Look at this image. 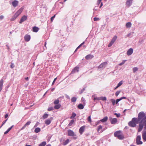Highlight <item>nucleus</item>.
I'll use <instances>...</instances> for the list:
<instances>
[{
	"label": "nucleus",
	"instance_id": "obj_1",
	"mask_svg": "<svg viewBox=\"0 0 146 146\" xmlns=\"http://www.w3.org/2000/svg\"><path fill=\"white\" fill-rule=\"evenodd\" d=\"M138 118L139 121L138 131H141L144 126H145V129H146V116L145 114L143 112H139Z\"/></svg>",
	"mask_w": 146,
	"mask_h": 146
},
{
	"label": "nucleus",
	"instance_id": "obj_2",
	"mask_svg": "<svg viewBox=\"0 0 146 146\" xmlns=\"http://www.w3.org/2000/svg\"><path fill=\"white\" fill-rule=\"evenodd\" d=\"M114 135L115 137L119 139H123L124 138L122 131L120 130L115 132L114 133Z\"/></svg>",
	"mask_w": 146,
	"mask_h": 146
},
{
	"label": "nucleus",
	"instance_id": "obj_3",
	"mask_svg": "<svg viewBox=\"0 0 146 146\" xmlns=\"http://www.w3.org/2000/svg\"><path fill=\"white\" fill-rule=\"evenodd\" d=\"M24 8L23 7L20 8L15 13L14 15L12 17L11 19V21H14L16 18L21 14L23 11Z\"/></svg>",
	"mask_w": 146,
	"mask_h": 146
},
{
	"label": "nucleus",
	"instance_id": "obj_4",
	"mask_svg": "<svg viewBox=\"0 0 146 146\" xmlns=\"http://www.w3.org/2000/svg\"><path fill=\"white\" fill-rule=\"evenodd\" d=\"M138 123H139L138 118H133L131 121L129 123L128 125L130 127H135L136 126V124Z\"/></svg>",
	"mask_w": 146,
	"mask_h": 146
},
{
	"label": "nucleus",
	"instance_id": "obj_5",
	"mask_svg": "<svg viewBox=\"0 0 146 146\" xmlns=\"http://www.w3.org/2000/svg\"><path fill=\"white\" fill-rule=\"evenodd\" d=\"M141 138L140 135L137 136L136 138V143L137 145H141L143 144V142L141 141Z\"/></svg>",
	"mask_w": 146,
	"mask_h": 146
},
{
	"label": "nucleus",
	"instance_id": "obj_6",
	"mask_svg": "<svg viewBox=\"0 0 146 146\" xmlns=\"http://www.w3.org/2000/svg\"><path fill=\"white\" fill-rule=\"evenodd\" d=\"M67 133L68 135L69 136L74 137L76 136L73 131L70 129L68 130Z\"/></svg>",
	"mask_w": 146,
	"mask_h": 146
},
{
	"label": "nucleus",
	"instance_id": "obj_7",
	"mask_svg": "<svg viewBox=\"0 0 146 146\" xmlns=\"http://www.w3.org/2000/svg\"><path fill=\"white\" fill-rule=\"evenodd\" d=\"M109 120L110 121L111 124H116L117 121V119L116 118H112L110 117L109 118Z\"/></svg>",
	"mask_w": 146,
	"mask_h": 146
},
{
	"label": "nucleus",
	"instance_id": "obj_8",
	"mask_svg": "<svg viewBox=\"0 0 146 146\" xmlns=\"http://www.w3.org/2000/svg\"><path fill=\"white\" fill-rule=\"evenodd\" d=\"M86 126L84 125L82 126L79 129V133L81 135H82L85 130Z\"/></svg>",
	"mask_w": 146,
	"mask_h": 146
},
{
	"label": "nucleus",
	"instance_id": "obj_9",
	"mask_svg": "<svg viewBox=\"0 0 146 146\" xmlns=\"http://www.w3.org/2000/svg\"><path fill=\"white\" fill-rule=\"evenodd\" d=\"M107 64V62H104L99 65L98 67V68H101L103 67H105Z\"/></svg>",
	"mask_w": 146,
	"mask_h": 146
},
{
	"label": "nucleus",
	"instance_id": "obj_10",
	"mask_svg": "<svg viewBox=\"0 0 146 146\" xmlns=\"http://www.w3.org/2000/svg\"><path fill=\"white\" fill-rule=\"evenodd\" d=\"M79 68L78 67L76 66L72 70L71 74H74L76 72H78L79 70Z\"/></svg>",
	"mask_w": 146,
	"mask_h": 146
},
{
	"label": "nucleus",
	"instance_id": "obj_11",
	"mask_svg": "<svg viewBox=\"0 0 146 146\" xmlns=\"http://www.w3.org/2000/svg\"><path fill=\"white\" fill-rule=\"evenodd\" d=\"M27 19V16L25 15H23L21 18L19 23H21L23 22L26 20Z\"/></svg>",
	"mask_w": 146,
	"mask_h": 146
},
{
	"label": "nucleus",
	"instance_id": "obj_12",
	"mask_svg": "<svg viewBox=\"0 0 146 146\" xmlns=\"http://www.w3.org/2000/svg\"><path fill=\"white\" fill-rule=\"evenodd\" d=\"M53 118L51 117L49 119H48L45 120V123L47 125H49L51 122Z\"/></svg>",
	"mask_w": 146,
	"mask_h": 146
},
{
	"label": "nucleus",
	"instance_id": "obj_13",
	"mask_svg": "<svg viewBox=\"0 0 146 146\" xmlns=\"http://www.w3.org/2000/svg\"><path fill=\"white\" fill-rule=\"evenodd\" d=\"M142 137L143 141H146V131L142 132Z\"/></svg>",
	"mask_w": 146,
	"mask_h": 146
},
{
	"label": "nucleus",
	"instance_id": "obj_14",
	"mask_svg": "<svg viewBox=\"0 0 146 146\" xmlns=\"http://www.w3.org/2000/svg\"><path fill=\"white\" fill-rule=\"evenodd\" d=\"M133 50L132 48H130L129 49L127 52V54L128 56L131 55L133 53Z\"/></svg>",
	"mask_w": 146,
	"mask_h": 146
},
{
	"label": "nucleus",
	"instance_id": "obj_15",
	"mask_svg": "<svg viewBox=\"0 0 146 146\" xmlns=\"http://www.w3.org/2000/svg\"><path fill=\"white\" fill-rule=\"evenodd\" d=\"M25 40L27 41H29L31 37L29 35H26L24 37Z\"/></svg>",
	"mask_w": 146,
	"mask_h": 146
},
{
	"label": "nucleus",
	"instance_id": "obj_16",
	"mask_svg": "<svg viewBox=\"0 0 146 146\" xmlns=\"http://www.w3.org/2000/svg\"><path fill=\"white\" fill-rule=\"evenodd\" d=\"M132 0H127L126 3V5L127 6L129 7L132 4Z\"/></svg>",
	"mask_w": 146,
	"mask_h": 146
},
{
	"label": "nucleus",
	"instance_id": "obj_17",
	"mask_svg": "<svg viewBox=\"0 0 146 146\" xmlns=\"http://www.w3.org/2000/svg\"><path fill=\"white\" fill-rule=\"evenodd\" d=\"M19 3V1L17 0H15L12 3V5L14 7H17Z\"/></svg>",
	"mask_w": 146,
	"mask_h": 146
},
{
	"label": "nucleus",
	"instance_id": "obj_18",
	"mask_svg": "<svg viewBox=\"0 0 146 146\" xmlns=\"http://www.w3.org/2000/svg\"><path fill=\"white\" fill-rule=\"evenodd\" d=\"M94 56L92 54H88L85 57V58L86 60H89V59H91Z\"/></svg>",
	"mask_w": 146,
	"mask_h": 146
},
{
	"label": "nucleus",
	"instance_id": "obj_19",
	"mask_svg": "<svg viewBox=\"0 0 146 146\" xmlns=\"http://www.w3.org/2000/svg\"><path fill=\"white\" fill-rule=\"evenodd\" d=\"M3 79H1L0 81V92L2 90L3 87Z\"/></svg>",
	"mask_w": 146,
	"mask_h": 146
},
{
	"label": "nucleus",
	"instance_id": "obj_20",
	"mask_svg": "<svg viewBox=\"0 0 146 146\" xmlns=\"http://www.w3.org/2000/svg\"><path fill=\"white\" fill-rule=\"evenodd\" d=\"M31 123V122L30 121H28L24 125L23 127L21 129V130H23L27 126V125H29L30 123Z\"/></svg>",
	"mask_w": 146,
	"mask_h": 146
},
{
	"label": "nucleus",
	"instance_id": "obj_21",
	"mask_svg": "<svg viewBox=\"0 0 146 146\" xmlns=\"http://www.w3.org/2000/svg\"><path fill=\"white\" fill-rule=\"evenodd\" d=\"M33 31L34 32H37L39 30V28L36 27H34L33 28Z\"/></svg>",
	"mask_w": 146,
	"mask_h": 146
},
{
	"label": "nucleus",
	"instance_id": "obj_22",
	"mask_svg": "<svg viewBox=\"0 0 146 146\" xmlns=\"http://www.w3.org/2000/svg\"><path fill=\"white\" fill-rule=\"evenodd\" d=\"M108 118V117L107 116H106L102 119L100 120V121L102 122H104L107 121Z\"/></svg>",
	"mask_w": 146,
	"mask_h": 146
},
{
	"label": "nucleus",
	"instance_id": "obj_23",
	"mask_svg": "<svg viewBox=\"0 0 146 146\" xmlns=\"http://www.w3.org/2000/svg\"><path fill=\"white\" fill-rule=\"evenodd\" d=\"M131 26V24L130 22H128L126 24V27L127 28H130Z\"/></svg>",
	"mask_w": 146,
	"mask_h": 146
},
{
	"label": "nucleus",
	"instance_id": "obj_24",
	"mask_svg": "<svg viewBox=\"0 0 146 146\" xmlns=\"http://www.w3.org/2000/svg\"><path fill=\"white\" fill-rule=\"evenodd\" d=\"M78 107L79 109L82 110L84 108V106L82 104H79L78 106Z\"/></svg>",
	"mask_w": 146,
	"mask_h": 146
},
{
	"label": "nucleus",
	"instance_id": "obj_25",
	"mask_svg": "<svg viewBox=\"0 0 146 146\" xmlns=\"http://www.w3.org/2000/svg\"><path fill=\"white\" fill-rule=\"evenodd\" d=\"M117 38V36H114L112 39V40L111 42L113 43L116 40Z\"/></svg>",
	"mask_w": 146,
	"mask_h": 146
},
{
	"label": "nucleus",
	"instance_id": "obj_26",
	"mask_svg": "<svg viewBox=\"0 0 146 146\" xmlns=\"http://www.w3.org/2000/svg\"><path fill=\"white\" fill-rule=\"evenodd\" d=\"M61 105L60 104H57L54 106V108L55 109H58L60 108Z\"/></svg>",
	"mask_w": 146,
	"mask_h": 146
},
{
	"label": "nucleus",
	"instance_id": "obj_27",
	"mask_svg": "<svg viewBox=\"0 0 146 146\" xmlns=\"http://www.w3.org/2000/svg\"><path fill=\"white\" fill-rule=\"evenodd\" d=\"M40 131V128L39 127H37L35 128V132L37 133L39 132Z\"/></svg>",
	"mask_w": 146,
	"mask_h": 146
},
{
	"label": "nucleus",
	"instance_id": "obj_28",
	"mask_svg": "<svg viewBox=\"0 0 146 146\" xmlns=\"http://www.w3.org/2000/svg\"><path fill=\"white\" fill-rule=\"evenodd\" d=\"M46 144V142L45 141H43L40 143L38 146H45Z\"/></svg>",
	"mask_w": 146,
	"mask_h": 146
},
{
	"label": "nucleus",
	"instance_id": "obj_29",
	"mask_svg": "<svg viewBox=\"0 0 146 146\" xmlns=\"http://www.w3.org/2000/svg\"><path fill=\"white\" fill-rule=\"evenodd\" d=\"M69 142V139H67L64 142H63V145H65L67 144Z\"/></svg>",
	"mask_w": 146,
	"mask_h": 146
},
{
	"label": "nucleus",
	"instance_id": "obj_30",
	"mask_svg": "<svg viewBox=\"0 0 146 146\" xmlns=\"http://www.w3.org/2000/svg\"><path fill=\"white\" fill-rule=\"evenodd\" d=\"M101 1L102 0H98L97 1V3L98 4L100 3V8H101L103 5L102 3V2H101Z\"/></svg>",
	"mask_w": 146,
	"mask_h": 146
},
{
	"label": "nucleus",
	"instance_id": "obj_31",
	"mask_svg": "<svg viewBox=\"0 0 146 146\" xmlns=\"http://www.w3.org/2000/svg\"><path fill=\"white\" fill-rule=\"evenodd\" d=\"M77 100V98H76L75 97H73L71 99V101L72 102H76Z\"/></svg>",
	"mask_w": 146,
	"mask_h": 146
},
{
	"label": "nucleus",
	"instance_id": "obj_32",
	"mask_svg": "<svg viewBox=\"0 0 146 146\" xmlns=\"http://www.w3.org/2000/svg\"><path fill=\"white\" fill-rule=\"evenodd\" d=\"M107 100L106 98V97H100V100H102L103 101H106Z\"/></svg>",
	"mask_w": 146,
	"mask_h": 146
},
{
	"label": "nucleus",
	"instance_id": "obj_33",
	"mask_svg": "<svg viewBox=\"0 0 146 146\" xmlns=\"http://www.w3.org/2000/svg\"><path fill=\"white\" fill-rule=\"evenodd\" d=\"M74 122V119L72 120L69 123V124L68 125L69 126H71L72 124Z\"/></svg>",
	"mask_w": 146,
	"mask_h": 146
},
{
	"label": "nucleus",
	"instance_id": "obj_34",
	"mask_svg": "<svg viewBox=\"0 0 146 146\" xmlns=\"http://www.w3.org/2000/svg\"><path fill=\"white\" fill-rule=\"evenodd\" d=\"M92 97H94L93 100H94V101H95L96 100H100V97H94V96H92Z\"/></svg>",
	"mask_w": 146,
	"mask_h": 146
},
{
	"label": "nucleus",
	"instance_id": "obj_35",
	"mask_svg": "<svg viewBox=\"0 0 146 146\" xmlns=\"http://www.w3.org/2000/svg\"><path fill=\"white\" fill-rule=\"evenodd\" d=\"M102 128V126L101 125L98 126V127L97 131L98 132H99L101 129Z\"/></svg>",
	"mask_w": 146,
	"mask_h": 146
},
{
	"label": "nucleus",
	"instance_id": "obj_36",
	"mask_svg": "<svg viewBox=\"0 0 146 146\" xmlns=\"http://www.w3.org/2000/svg\"><path fill=\"white\" fill-rule=\"evenodd\" d=\"M84 42L82 43H81L80 45H79L76 48L74 52H76L78 49H79L83 44H84Z\"/></svg>",
	"mask_w": 146,
	"mask_h": 146
},
{
	"label": "nucleus",
	"instance_id": "obj_37",
	"mask_svg": "<svg viewBox=\"0 0 146 146\" xmlns=\"http://www.w3.org/2000/svg\"><path fill=\"white\" fill-rule=\"evenodd\" d=\"M59 103V100L58 99L55 100L54 102V104H58Z\"/></svg>",
	"mask_w": 146,
	"mask_h": 146
},
{
	"label": "nucleus",
	"instance_id": "obj_38",
	"mask_svg": "<svg viewBox=\"0 0 146 146\" xmlns=\"http://www.w3.org/2000/svg\"><path fill=\"white\" fill-rule=\"evenodd\" d=\"M48 114L47 113H45L43 115V119H45L47 118L48 116Z\"/></svg>",
	"mask_w": 146,
	"mask_h": 146
},
{
	"label": "nucleus",
	"instance_id": "obj_39",
	"mask_svg": "<svg viewBox=\"0 0 146 146\" xmlns=\"http://www.w3.org/2000/svg\"><path fill=\"white\" fill-rule=\"evenodd\" d=\"M76 116V114L74 113H73L72 114V116L70 117V118L72 119L74 117H75Z\"/></svg>",
	"mask_w": 146,
	"mask_h": 146
},
{
	"label": "nucleus",
	"instance_id": "obj_40",
	"mask_svg": "<svg viewBox=\"0 0 146 146\" xmlns=\"http://www.w3.org/2000/svg\"><path fill=\"white\" fill-rule=\"evenodd\" d=\"M111 101L112 102L113 105L114 106L115 103V100L114 99H112L111 100Z\"/></svg>",
	"mask_w": 146,
	"mask_h": 146
},
{
	"label": "nucleus",
	"instance_id": "obj_41",
	"mask_svg": "<svg viewBox=\"0 0 146 146\" xmlns=\"http://www.w3.org/2000/svg\"><path fill=\"white\" fill-rule=\"evenodd\" d=\"M138 70V68L137 67H135L133 68V72H135Z\"/></svg>",
	"mask_w": 146,
	"mask_h": 146
},
{
	"label": "nucleus",
	"instance_id": "obj_42",
	"mask_svg": "<svg viewBox=\"0 0 146 146\" xmlns=\"http://www.w3.org/2000/svg\"><path fill=\"white\" fill-rule=\"evenodd\" d=\"M88 121L90 123H91L92 122V121L91 118V116H90L88 117Z\"/></svg>",
	"mask_w": 146,
	"mask_h": 146
},
{
	"label": "nucleus",
	"instance_id": "obj_43",
	"mask_svg": "<svg viewBox=\"0 0 146 146\" xmlns=\"http://www.w3.org/2000/svg\"><path fill=\"white\" fill-rule=\"evenodd\" d=\"M122 84H123L122 81H120L117 85V87H119L120 86H121V85H122Z\"/></svg>",
	"mask_w": 146,
	"mask_h": 146
},
{
	"label": "nucleus",
	"instance_id": "obj_44",
	"mask_svg": "<svg viewBox=\"0 0 146 146\" xmlns=\"http://www.w3.org/2000/svg\"><path fill=\"white\" fill-rule=\"evenodd\" d=\"M125 61H126V60H123L122 62L119 64V66L122 65H123V64H124Z\"/></svg>",
	"mask_w": 146,
	"mask_h": 146
},
{
	"label": "nucleus",
	"instance_id": "obj_45",
	"mask_svg": "<svg viewBox=\"0 0 146 146\" xmlns=\"http://www.w3.org/2000/svg\"><path fill=\"white\" fill-rule=\"evenodd\" d=\"M100 20V19L99 18L94 17V21H98Z\"/></svg>",
	"mask_w": 146,
	"mask_h": 146
},
{
	"label": "nucleus",
	"instance_id": "obj_46",
	"mask_svg": "<svg viewBox=\"0 0 146 146\" xmlns=\"http://www.w3.org/2000/svg\"><path fill=\"white\" fill-rule=\"evenodd\" d=\"M55 15H54V16H52V17L51 18V19H50V21H51V22H52L54 19V18L55 17Z\"/></svg>",
	"mask_w": 146,
	"mask_h": 146
},
{
	"label": "nucleus",
	"instance_id": "obj_47",
	"mask_svg": "<svg viewBox=\"0 0 146 146\" xmlns=\"http://www.w3.org/2000/svg\"><path fill=\"white\" fill-rule=\"evenodd\" d=\"M120 91H117L115 93V95L116 96H117L119 94V93H120Z\"/></svg>",
	"mask_w": 146,
	"mask_h": 146
},
{
	"label": "nucleus",
	"instance_id": "obj_48",
	"mask_svg": "<svg viewBox=\"0 0 146 146\" xmlns=\"http://www.w3.org/2000/svg\"><path fill=\"white\" fill-rule=\"evenodd\" d=\"M53 107H49L48 109V111H52V110H53Z\"/></svg>",
	"mask_w": 146,
	"mask_h": 146
},
{
	"label": "nucleus",
	"instance_id": "obj_49",
	"mask_svg": "<svg viewBox=\"0 0 146 146\" xmlns=\"http://www.w3.org/2000/svg\"><path fill=\"white\" fill-rule=\"evenodd\" d=\"M13 126H14L13 125H12L11 127L9 128L7 130L9 132L12 129V128H13Z\"/></svg>",
	"mask_w": 146,
	"mask_h": 146
},
{
	"label": "nucleus",
	"instance_id": "obj_50",
	"mask_svg": "<svg viewBox=\"0 0 146 146\" xmlns=\"http://www.w3.org/2000/svg\"><path fill=\"white\" fill-rule=\"evenodd\" d=\"M13 126H14L13 125H12L11 127L9 128L7 130L9 132L12 129V128H13Z\"/></svg>",
	"mask_w": 146,
	"mask_h": 146
},
{
	"label": "nucleus",
	"instance_id": "obj_51",
	"mask_svg": "<svg viewBox=\"0 0 146 146\" xmlns=\"http://www.w3.org/2000/svg\"><path fill=\"white\" fill-rule=\"evenodd\" d=\"M13 126H14L13 125H12L11 127L9 128L7 130L9 132L12 129V128H13Z\"/></svg>",
	"mask_w": 146,
	"mask_h": 146
},
{
	"label": "nucleus",
	"instance_id": "obj_52",
	"mask_svg": "<svg viewBox=\"0 0 146 146\" xmlns=\"http://www.w3.org/2000/svg\"><path fill=\"white\" fill-rule=\"evenodd\" d=\"M113 44V43L111 42H110L108 44V47H111Z\"/></svg>",
	"mask_w": 146,
	"mask_h": 146
},
{
	"label": "nucleus",
	"instance_id": "obj_53",
	"mask_svg": "<svg viewBox=\"0 0 146 146\" xmlns=\"http://www.w3.org/2000/svg\"><path fill=\"white\" fill-rule=\"evenodd\" d=\"M7 119L5 120L4 121H3V123H2V125H1V126L0 127H2V126L6 123V122L7 121Z\"/></svg>",
	"mask_w": 146,
	"mask_h": 146
},
{
	"label": "nucleus",
	"instance_id": "obj_54",
	"mask_svg": "<svg viewBox=\"0 0 146 146\" xmlns=\"http://www.w3.org/2000/svg\"><path fill=\"white\" fill-rule=\"evenodd\" d=\"M121 100V98L119 99H117L116 100V104H117L118 102H119Z\"/></svg>",
	"mask_w": 146,
	"mask_h": 146
},
{
	"label": "nucleus",
	"instance_id": "obj_55",
	"mask_svg": "<svg viewBox=\"0 0 146 146\" xmlns=\"http://www.w3.org/2000/svg\"><path fill=\"white\" fill-rule=\"evenodd\" d=\"M114 115H116L117 117H119L120 116V114L119 113L117 114L116 113H114Z\"/></svg>",
	"mask_w": 146,
	"mask_h": 146
},
{
	"label": "nucleus",
	"instance_id": "obj_56",
	"mask_svg": "<svg viewBox=\"0 0 146 146\" xmlns=\"http://www.w3.org/2000/svg\"><path fill=\"white\" fill-rule=\"evenodd\" d=\"M56 79H57V78H54V80L52 83V85H53L54 84V82H55Z\"/></svg>",
	"mask_w": 146,
	"mask_h": 146
},
{
	"label": "nucleus",
	"instance_id": "obj_57",
	"mask_svg": "<svg viewBox=\"0 0 146 146\" xmlns=\"http://www.w3.org/2000/svg\"><path fill=\"white\" fill-rule=\"evenodd\" d=\"M14 67V64L13 63H11V68H13Z\"/></svg>",
	"mask_w": 146,
	"mask_h": 146
},
{
	"label": "nucleus",
	"instance_id": "obj_58",
	"mask_svg": "<svg viewBox=\"0 0 146 146\" xmlns=\"http://www.w3.org/2000/svg\"><path fill=\"white\" fill-rule=\"evenodd\" d=\"M3 18H4V17L3 16V15L0 16V19L1 20L3 19Z\"/></svg>",
	"mask_w": 146,
	"mask_h": 146
},
{
	"label": "nucleus",
	"instance_id": "obj_59",
	"mask_svg": "<svg viewBox=\"0 0 146 146\" xmlns=\"http://www.w3.org/2000/svg\"><path fill=\"white\" fill-rule=\"evenodd\" d=\"M8 114H6L5 116V118H6L8 117Z\"/></svg>",
	"mask_w": 146,
	"mask_h": 146
},
{
	"label": "nucleus",
	"instance_id": "obj_60",
	"mask_svg": "<svg viewBox=\"0 0 146 146\" xmlns=\"http://www.w3.org/2000/svg\"><path fill=\"white\" fill-rule=\"evenodd\" d=\"M121 100L123 99H126V97H122L121 98Z\"/></svg>",
	"mask_w": 146,
	"mask_h": 146
},
{
	"label": "nucleus",
	"instance_id": "obj_61",
	"mask_svg": "<svg viewBox=\"0 0 146 146\" xmlns=\"http://www.w3.org/2000/svg\"><path fill=\"white\" fill-rule=\"evenodd\" d=\"M9 132L7 130L6 131H5L4 132V134H6L7 133Z\"/></svg>",
	"mask_w": 146,
	"mask_h": 146
},
{
	"label": "nucleus",
	"instance_id": "obj_62",
	"mask_svg": "<svg viewBox=\"0 0 146 146\" xmlns=\"http://www.w3.org/2000/svg\"><path fill=\"white\" fill-rule=\"evenodd\" d=\"M25 80H29L28 77H27L25 78Z\"/></svg>",
	"mask_w": 146,
	"mask_h": 146
},
{
	"label": "nucleus",
	"instance_id": "obj_63",
	"mask_svg": "<svg viewBox=\"0 0 146 146\" xmlns=\"http://www.w3.org/2000/svg\"><path fill=\"white\" fill-rule=\"evenodd\" d=\"M25 146H31V145L26 144Z\"/></svg>",
	"mask_w": 146,
	"mask_h": 146
},
{
	"label": "nucleus",
	"instance_id": "obj_64",
	"mask_svg": "<svg viewBox=\"0 0 146 146\" xmlns=\"http://www.w3.org/2000/svg\"><path fill=\"white\" fill-rule=\"evenodd\" d=\"M46 146H51L50 144H48Z\"/></svg>",
	"mask_w": 146,
	"mask_h": 146
}]
</instances>
